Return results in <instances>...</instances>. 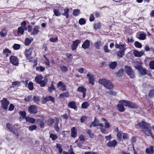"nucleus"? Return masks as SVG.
Wrapping results in <instances>:
<instances>
[{"label":"nucleus","instance_id":"nucleus-11","mask_svg":"<svg viewBox=\"0 0 154 154\" xmlns=\"http://www.w3.org/2000/svg\"><path fill=\"white\" fill-rule=\"evenodd\" d=\"M57 88L62 91L66 90V85L61 81L59 82L57 84Z\"/></svg>","mask_w":154,"mask_h":154},{"label":"nucleus","instance_id":"nucleus-47","mask_svg":"<svg viewBox=\"0 0 154 154\" xmlns=\"http://www.w3.org/2000/svg\"><path fill=\"white\" fill-rule=\"evenodd\" d=\"M149 66L151 69H154V60L150 61L149 63Z\"/></svg>","mask_w":154,"mask_h":154},{"label":"nucleus","instance_id":"nucleus-53","mask_svg":"<svg viewBox=\"0 0 154 154\" xmlns=\"http://www.w3.org/2000/svg\"><path fill=\"white\" fill-rule=\"evenodd\" d=\"M58 40V38L57 37H55L54 38H50L49 40L50 42H54L57 41Z\"/></svg>","mask_w":154,"mask_h":154},{"label":"nucleus","instance_id":"nucleus-37","mask_svg":"<svg viewBox=\"0 0 154 154\" xmlns=\"http://www.w3.org/2000/svg\"><path fill=\"white\" fill-rule=\"evenodd\" d=\"M50 137L52 139V140L54 141L58 137L55 134H50Z\"/></svg>","mask_w":154,"mask_h":154},{"label":"nucleus","instance_id":"nucleus-39","mask_svg":"<svg viewBox=\"0 0 154 154\" xmlns=\"http://www.w3.org/2000/svg\"><path fill=\"white\" fill-rule=\"evenodd\" d=\"M7 35V32L6 30H3L0 32V35L2 37H5Z\"/></svg>","mask_w":154,"mask_h":154},{"label":"nucleus","instance_id":"nucleus-24","mask_svg":"<svg viewBox=\"0 0 154 154\" xmlns=\"http://www.w3.org/2000/svg\"><path fill=\"white\" fill-rule=\"evenodd\" d=\"M99 123V122L97 119L96 118H95L94 121L92 122L90 125V127H91L92 126L95 127L98 125Z\"/></svg>","mask_w":154,"mask_h":154},{"label":"nucleus","instance_id":"nucleus-43","mask_svg":"<svg viewBox=\"0 0 154 154\" xmlns=\"http://www.w3.org/2000/svg\"><path fill=\"white\" fill-rule=\"evenodd\" d=\"M56 147L58 149L59 152L63 153V152L61 147V146L60 144L57 143Z\"/></svg>","mask_w":154,"mask_h":154},{"label":"nucleus","instance_id":"nucleus-4","mask_svg":"<svg viewBox=\"0 0 154 154\" xmlns=\"http://www.w3.org/2000/svg\"><path fill=\"white\" fill-rule=\"evenodd\" d=\"M135 63L137 66H134L135 68L138 69L140 71L141 74L142 75H146V70L145 69H143L141 67V63L140 62H136Z\"/></svg>","mask_w":154,"mask_h":154},{"label":"nucleus","instance_id":"nucleus-40","mask_svg":"<svg viewBox=\"0 0 154 154\" xmlns=\"http://www.w3.org/2000/svg\"><path fill=\"white\" fill-rule=\"evenodd\" d=\"M121 132H119L117 134V137L118 140H121L122 139V134Z\"/></svg>","mask_w":154,"mask_h":154},{"label":"nucleus","instance_id":"nucleus-62","mask_svg":"<svg viewBox=\"0 0 154 154\" xmlns=\"http://www.w3.org/2000/svg\"><path fill=\"white\" fill-rule=\"evenodd\" d=\"M149 95L150 97H152L154 96V90H152L150 91Z\"/></svg>","mask_w":154,"mask_h":154},{"label":"nucleus","instance_id":"nucleus-60","mask_svg":"<svg viewBox=\"0 0 154 154\" xmlns=\"http://www.w3.org/2000/svg\"><path fill=\"white\" fill-rule=\"evenodd\" d=\"M122 135L123 138L124 139H126L128 138V136L127 134L123 133L122 134Z\"/></svg>","mask_w":154,"mask_h":154},{"label":"nucleus","instance_id":"nucleus-3","mask_svg":"<svg viewBox=\"0 0 154 154\" xmlns=\"http://www.w3.org/2000/svg\"><path fill=\"white\" fill-rule=\"evenodd\" d=\"M104 86L107 88L110 89L109 91H106L107 93L112 95H115L116 94V93L115 92L111 90L113 88V85L110 81L108 80Z\"/></svg>","mask_w":154,"mask_h":154},{"label":"nucleus","instance_id":"nucleus-32","mask_svg":"<svg viewBox=\"0 0 154 154\" xmlns=\"http://www.w3.org/2000/svg\"><path fill=\"white\" fill-rule=\"evenodd\" d=\"M69 94L68 92H64L59 95L60 98H63L64 97H69Z\"/></svg>","mask_w":154,"mask_h":154},{"label":"nucleus","instance_id":"nucleus-7","mask_svg":"<svg viewBox=\"0 0 154 154\" xmlns=\"http://www.w3.org/2000/svg\"><path fill=\"white\" fill-rule=\"evenodd\" d=\"M9 103V102L7 100L6 98H3L1 100L2 107L4 109H7Z\"/></svg>","mask_w":154,"mask_h":154},{"label":"nucleus","instance_id":"nucleus-55","mask_svg":"<svg viewBox=\"0 0 154 154\" xmlns=\"http://www.w3.org/2000/svg\"><path fill=\"white\" fill-rule=\"evenodd\" d=\"M32 97L31 96H26L24 98V100L26 101H29L31 100L32 99Z\"/></svg>","mask_w":154,"mask_h":154},{"label":"nucleus","instance_id":"nucleus-27","mask_svg":"<svg viewBox=\"0 0 154 154\" xmlns=\"http://www.w3.org/2000/svg\"><path fill=\"white\" fill-rule=\"evenodd\" d=\"M42 76L41 75H38L35 78V80L37 83H38L42 79Z\"/></svg>","mask_w":154,"mask_h":154},{"label":"nucleus","instance_id":"nucleus-57","mask_svg":"<svg viewBox=\"0 0 154 154\" xmlns=\"http://www.w3.org/2000/svg\"><path fill=\"white\" fill-rule=\"evenodd\" d=\"M104 51L106 53L109 52L110 50L108 48V46L107 45H105L104 46Z\"/></svg>","mask_w":154,"mask_h":154},{"label":"nucleus","instance_id":"nucleus-25","mask_svg":"<svg viewBox=\"0 0 154 154\" xmlns=\"http://www.w3.org/2000/svg\"><path fill=\"white\" fill-rule=\"evenodd\" d=\"M68 107L69 108L74 109H75L76 108L75 103L74 102H71L69 103Z\"/></svg>","mask_w":154,"mask_h":154},{"label":"nucleus","instance_id":"nucleus-9","mask_svg":"<svg viewBox=\"0 0 154 154\" xmlns=\"http://www.w3.org/2000/svg\"><path fill=\"white\" fill-rule=\"evenodd\" d=\"M136 36L139 39L143 40L146 39V35L145 33L141 32L137 33Z\"/></svg>","mask_w":154,"mask_h":154},{"label":"nucleus","instance_id":"nucleus-49","mask_svg":"<svg viewBox=\"0 0 154 154\" xmlns=\"http://www.w3.org/2000/svg\"><path fill=\"white\" fill-rule=\"evenodd\" d=\"M20 85V82L18 81H15L12 83V87H14L16 86H19Z\"/></svg>","mask_w":154,"mask_h":154},{"label":"nucleus","instance_id":"nucleus-51","mask_svg":"<svg viewBox=\"0 0 154 154\" xmlns=\"http://www.w3.org/2000/svg\"><path fill=\"white\" fill-rule=\"evenodd\" d=\"M59 123L58 120H57L56 121L55 125V129L56 131L58 132L59 131V128L58 126V124Z\"/></svg>","mask_w":154,"mask_h":154},{"label":"nucleus","instance_id":"nucleus-48","mask_svg":"<svg viewBox=\"0 0 154 154\" xmlns=\"http://www.w3.org/2000/svg\"><path fill=\"white\" fill-rule=\"evenodd\" d=\"M101 26V23H97L95 24L94 25V28L96 29H100Z\"/></svg>","mask_w":154,"mask_h":154},{"label":"nucleus","instance_id":"nucleus-54","mask_svg":"<svg viewBox=\"0 0 154 154\" xmlns=\"http://www.w3.org/2000/svg\"><path fill=\"white\" fill-rule=\"evenodd\" d=\"M33 100L35 102L38 103L40 100V98L38 96H34Z\"/></svg>","mask_w":154,"mask_h":154},{"label":"nucleus","instance_id":"nucleus-10","mask_svg":"<svg viewBox=\"0 0 154 154\" xmlns=\"http://www.w3.org/2000/svg\"><path fill=\"white\" fill-rule=\"evenodd\" d=\"M81 41L80 40L77 39L72 42L71 45V48L72 50H75L78 47V45L80 43Z\"/></svg>","mask_w":154,"mask_h":154},{"label":"nucleus","instance_id":"nucleus-52","mask_svg":"<svg viewBox=\"0 0 154 154\" xmlns=\"http://www.w3.org/2000/svg\"><path fill=\"white\" fill-rule=\"evenodd\" d=\"M101 45V42H98L94 44V46L96 48L99 49Z\"/></svg>","mask_w":154,"mask_h":154},{"label":"nucleus","instance_id":"nucleus-18","mask_svg":"<svg viewBox=\"0 0 154 154\" xmlns=\"http://www.w3.org/2000/svg\"><path fill=\"white\" fill-rule=\"evenodd\" d=\"M90 45V41L88 40H86L84 42L82 45V47L84 49H86L89 48Z\"/></svg>","mask_w":154,"mask_h":154},{"label":"nucleus","instance_id":"nucleus-58","mask_svg":"<svg viewBox=\"0 0 154 154\" xmlns=\"http://www.w3.org/2000/svg\"><path fill=\"white\" fill-rule=\"evenodd\" d=\"M28 88L29 90H32L33 88V83L32 82H30L28 84Z\"/></svg>","mask_w":154,"mask_h":154},{"label":"nucleus","instance_id":"nucleus-50","mask_svg":"<svg viewBox=\"0 0 154 154\" xmlns=\"http://www.w3.org/2000/svg\"><path fill=\"white\" fill-rule=\"evenodd\" d=\"M29 128L31 131H32L34 130H35L37 128V126L35 125H33L32 126H30Z\"/></svg>","mask_w":154,"mask_h":154},{"label":"nucleus","instance_id":"nucleus-63","mask_svg":"<svg viewBox=\"0 0 154 154\" xmlns=\"http://www.w3.org/2000/svg\"><path fill=\"white\" fill-rule=\"evenodd\" d=\"M77 70L81 74H82L83 73L84 69L83 68L81 67L77 69Z\"/></svg>","mask_w":154,"mask_h":154},{"label":"nucleus","instance_id":"nucleus-19","mask_svg":"<svg viewBox=\"0 0 154 154\" xmlns=\"http://www.w3.org/2000/svg\"><path fill=\"white\" fill-rule=\"evenodd\" d=\"M71 136L72 137H75L77 135V130L75 127L72 128L71 130Z\"/></svg>","mask_w":154,"mask_h":154},{"label":"nucleus","instance_id":"nucleus-6","mask_svg":"<svg viewBox=\"0 0 154 154\" xmlns=\"http://www.w3.org/2000/svg\"><path fill=\"white\" fill-rule=\"evenodd\" d=\"M32 52V50L31 49L26 50L25 52V55L26 58L29 60V61L30 62L32 61V57L31 56Z\"/></svg>","mask_w":154,"mask_h":154},{"label":"nucleus","instance_id":"nucleus-34","mask_svg":"<svg viewBox=\"0 0 154 154\" xmlns=\"http://www.w3.org/2000/svg\"><path fill=\"white\" fill-rule=\"evenodd\" d=\"M55 89V87L53 85V83H52L50 87H48V91L50 92H52Z\"/></svg>","mask_w":154,"mask_h":154},{"label":"nucleus","instance_id":"nucleus-14","mask_svg":"<svg viewBox=\"0 0 154 154\" xmlns=\"http://www.w3.org/2000/svg\"><path fill=\"white\" fill-rule=\"evenodd\" d=\"M87 76L88 77L89 83L92 85H94V79L93 75L91 73L88 72L87 74Z\"/></svg>","mask_w":154,"mask_h":154},{"label":"nucleus","instance_id":"nucleus-61","mask_svg":"<svg viewBox=\"0 0 154 154\" xmlns=\"http://www.w3.org/2000/svg\"><path fill=\"white\" fill-rule=\"evenodd\" d=\"M3 53H11V51L8 48H5L3 51Z\"/></svg>","mask_w":154,"mask_h":154},{"label":"nucleus","instance_id":"nucleus-59","mask_svg":"<svg viewBox=\"0 0 154 154\" xmlns=\"http://www.w3.org/2000/svg\"><path fill=\"white\" fill-rule=\"evenodd\" d=\"M19 114L23 118H25L26 116V112L24 111H20L19 112Z\"/></svg>","mask_w":154,"mask_h":154},{"label":"nucleus","instance_id":"nucleus-2","mask_svg":"<svg viewBox=\"0 0 154 154\" xmlns=\"http://www.w3.org/2000/svg\"><path fill=\"white\" fill-rule=\"evenodd\" d=\"M135 127L137 128H142L145 134L148 136H151L152 134L150 128V125L146 122L142 121L136 124Z\"/></svg>","mask_w":154,"mask_h":154},{"label":"nucleus","instance_id":"nucleus-12","mask_svg":"<svg viewBox=\"0 0 154 154\" xmlns=\"http://www.w3.org/2000/svg\"><path fill=\"white\" fill-rule=\"evenodd\" d=\"M28 110L30 113L35 114L37 112L36 107L34 105L30 106Z\"/></svg>","mask_w":154,"mask_h":154},{"label":"nucleus","instance_id":"nucleus-8","mask_svg":"<svg viewBox=\"0 0 154 154\" xmlns=\"http://www.w3.org/2000/svg\"><path fill=\"white\" fill-rule=\"evenodd\" d=\"M10 60L11 63L15 66H17L19 64L18 59L15 56H11L10 58Z\"/></svg>","mask_w":154,"mask_h":154},{"label":"nucleus","instance_id":"nucleus-17","mask_svg":"<svg viewBox=\"0 0 154 154\" xmlns=\"http://www.w3.org/2000/svg\"><path fill=\"white\" fill-rule=\"evenodd\" d=\"M133 53L135 56L140 57L144 54V52L143 51H139L137 50H134Z\"/></svg>","mask_w":154,"mask_h":154},{"label":"nucleus","instance_id":"nucleus-15","mask_svg":"<svg viewBox=\"0 0 154 154\" xmlns=\"http://www.w3.org/2000/svg\"><path fill=\"white\" fill-rule=\"evenodd\" d=\"M26 29V27H19L17 29V35L18 36H21L23 33L24 31Z\"/></svg>","mask_w":154,"mask_h":154},{"label":"nucleus","instance_id":"nucleus-28","mask_svg":"<svg viewBox=\"0 0 154 154\" xmlns=\"http://www.w3.org/2000/svg\"><path fill=\"white\" fill-rule=\"evenodd\" d=\"M108 81L105 79H100L99 80L98 82L104 86Z\"/></svg>","mask_w":154,"mask_h":154},{"label":"nucleus","instance_id":"nucleus-36","mask_svg":"<svg viewBox=\"0 0 154 154\" xmlns=\"http://www.w3.org/2000/svg\"><path fill=\"white\" fill-rule=\"evenodd\" d=\"M101 119L102 120H103V121H104L105 122V128H109V127H110V125L109 123L105 119H103V118L102 119Z\"/></svg>","mask_w":154,"mask_h":154},{"label":"nucleus","instance_id":"nucleus-64","mask_svg":"<svg viewBox=\"0 0 154 154\" xmlns=\"http://www.w3.org/2000/svg\"><path fill=\"white\" fill-rule=\"evenodd\" d=\"M14 106L13 104H10L9 107V110L11 111H13L14 109Z\"/></svg>","mask_w":154,"mask_h":154},{"label":"nucleus","instance_id":"nucleus-33","mask_svg":"<svg viewBox=\"0 0 154 154\" xmlns=\"http://www.w3.org/2000/svg\"><path fill=\"white\" fill-rule=\"evenodd\" d=\"M53 12L56 16H58L61 15V13L59 12V9H54L53 10Z\"/></svg>","mask_w":154,"mask_h":154},{"label":"nucleus","instance_id":"nucleus-23","mask_svg":"<svg viewBox=\"0 0 154 154\" xmlns=\"http://www.w3.org/2000/svg\"><path fill=\"white\" fill-rule=\"evenodd\" d=\"M153 148V146H151L146 148V153L149 154H152L154 152Z\"/></svg>","mask_w":154,"mask_h":154},{"label":"nucleus","instance_id":"nucleus-5","mask_svg":"<svg viewBox=\"0 0 154 154\" xmlns=\"http://www.w3.org/2000/svg\"><path fill=\"white\" fill-rule=\"evenodd\" d=\"M125 68L126 72L130 78H133L135 77L134 73L130 67L126 66Z\"/></svg>","mask_w":154,"mask_h":154},{"label":"nucleus","instance_id":"nucleus-26","mask_svg":"<svg viewBox=\"0 0 154 154\" xmlns=\"http://www.w3.org/2000/svg\"><path fill=\"white\" fill-rule=\"evenodd\" d=\"M117 64V62L115 61L111 62L110 63L109 65V66L110 68L113 69L116 67Z\"/></svg>","mask_w":154,"mask_h":154},{"label":"nucleus","instance_id":"nucleus-21","mask_svg":"<svg viewBox=\"0 0 154 154\" xmlns=\"http://www.w3.org/2000/svg\"><path fill=\"white\" fill-rule=\"evenodd\" d=\"M69 8H65L63 10V13L62 14V15L65 16L66 18H68L69 17Z\"/></svg>","mask_w":154,"mask_h":154},{"label":"nucleus","instance_id":"nucleus-30","mask_svg":"<svg viewBox=\"0 0 154 154\" xmlns=\"http://www.w3.org/2000/svg\"><path fill=\"white\" fill-rule=\"evenodd\" d=\"M80 10L79 9H74L73 11V15L75 16H78L80 14Z\"/></svg>","mask_w":154,"mask_h":154},{"label":"nucleus","instance_id":"nucleus-41","mask_svg":"<svg viewBox=\"0 0 154 154\" xmlns=\"http://www.w3.org/2000/svg\"><path fill=\"white\" fill-rule=\"evenodd\" d=\"M79 23L81 25H84L86 23V20L85 18H81L79 20Z\"/></svg>","mask_w":154,"mask_h":154},{"label":"nucleus","instance_id":"nucleus-35","mask_svg":"<svg viewBox=\"0 0 154 154\" xmlns=\"http://www.w3.org/2000/svg\"><path fill=\"white\" fill-rule=\"evenodd\" d=\"M89 104L87 102H85L83 103L81 107L83 109H86L89 106Z\"/></svg>","mask_w":154,"mask_h":154},{"label":"nucleus","instance_id":"nucleus-16","mask_svg":"<svg viewBox=\"0 0 154 154\" xmlns=\"http://www.w3.org/2000/svg\"><path fill=\"white\" fill-rule=\"evenodd\" d=\"M117 143V142L115 140L110 141L107 143V146L109 147H115Z\"/></svg>","mask_w":154,"mask_h":154},{"label":"nucleus","instance_id":"nucleus-13","mask_svg":"<svg viewBox=\"0 0 154 154\" xmlns=\"http://www.w3.org/2000/svg\"><path fill=\"white\" fill-rule=\"evenodd\" d=\"M40 28L38 26H35L33 28L31 35H35L38 34L40 32Z\"/></svg>","mask_w":154,"mask_h":154},{"label":"nucleus","instance_id":"nucleus-56","mask_svg":"<svg viewBox=\"0 0 154 154\" xmlns=\"http://www.w3.org/2000/svg\"><path fill=\"white\" fill-rule=\"evenodd\" d=\"M60 69L63 72H65L67 70L66 67L64 66H60Z\"/></svg>","mask_w":154,"mask_h":154},{"label":"nucleus","instance_id":"nucleus-20","mask_svg":"<svg viewBox=\"0 0 154 154\" xmlns=\"http://www.w3.org/2000/svg\"><path fill=\"white\" fill-rule=\"evenodd\" d=\"M48 82V79L47 78H45L43 80H42L40 81L38 84H39L40 86L41 87L45 86Z\"/></svg>","mask_w":154,"mask_h":154},{"label":"nucleus","instance_id":"nucleus-38","mask_svg":"<svg viewBox=\"0 0 154 154\" xmlns=\"http://www.w3.org/2000/svg\"><path fill=\"white\" fill-rule=\"evenodd\" d=\"M77 90L78 91L81 92L82 93L86 92V89L83 86L79 87Z\"/></svg>","mask_w":154,"mask_h":154},{"label":"nucleus","instance_id":"nucleus-31","mask_svg":"<svg viewBox=\"0 0 154 154\" xmlns=\"http://www.w3.org/2000/svg\"><path fill=\"white\" fill-rule=\"evenodd\" d=\"M126 45L125 44H120V48H119L120 51L125 52L126 49Z\"/></svg>","mask_w":154,"mask_h":154},{"label":"nucleus","instance_id":"nucleus-42","mask_svg":"<svg viewBox=\"0 0 154 154\" xmlns=\"http://www.w3.org/2000/svg\"><path fill=\"white\" fill-rule=\"evenodd\" d=\"M20 47V45L18 44H15L13 46V49L15 50H17L19 49Z\"/></svg>","mask_w":154,"mask_h":154},{"label":"nucleus","instance_id":"nucleus-29","mask_svg":"<svg viewBox=\"0 0 154 154\" xmlns=\"http://www.w3.org/2000/svg\"><path fill=\"white\" fill-rule=\"evenodd\" d=\"M116 54L117 57L119 58H120L122 57L124 55L125 52L120 50L118 51Z\"/></svg>","mask_w":154,"mask_h":154},{"label":"nucleus","instance_id":"nucleus-44","mask_svg":"<svg viewBox=\"0 0 154 154\" xmlns=\"http://www.w3.org/2000/svg\"><path fill=\"white\" fill-rule=\"evenodd\" d=\"M134 45L136 47L138 48H141L142 46L141 43L137 41H136L134 42Z\"/></svg>","mask_w":154,"mask_h":154},{"label":"nucleus","instance_id":"nucleus-46","mask_svg":"<svg viewBox=\"0 0 154 154\" xmlns=\"http://www.w3.org/2000/svg\"><path fill=\"white\" fill-rule=\"evenodd\" d=\"M31 42L30 39L29 38H26L25 41V44L26 46L28 45Z\"/></svg>","mask_w":154,"mask_h":154},{"label":"nucleus","instance_id":"nucleus-22","mask_svg":"<svg viewBox=\"0 0 154 154\" xmlns=\"http://www.w3.org/2000/svg\"><path fill=\"white\" fill-rule=\"evenodd\" d=\"M26 119V121L32 124H33L35 122V119L33 118H31L29 117H26L25 118Z\"/></svg>","mask_w":154,"mask_h":154},{"label":"nucleus","instance_id":"nucleus-1","mask_svg":"<svg viewBox=\"0 0 154 154\" xmlns=\"http://www.w3.org/2000/svg\"><path fill=\"white\" fill-rule=\"evenodd\" d=\"M124 106L131 108H136L137 107V106L136 104L125 100L120 101L116 107L119 111L122 112L125 110Z\"/></svg>","mask_w":154,"mask_h":154},{"label":"nucleus","instance_id":"nucleus-45","mask_svg":"<svg viewBox=\"0 0 154 154\" xmlns=\"http://www.w3.org/2000/svg\"><path fill=\"white\" fill-rule=\"evenodd\" d=\"M123 69H121L118 71L117 73V76L119 77L122 76L123 74Z\"/></svg>","mask_w":154,"mask_h":154}]
</instances>
